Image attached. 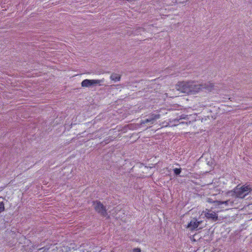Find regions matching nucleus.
<instances>
[{
  "label": "nucleus",
  "instance_id": "nucleus-1",
  "mask_svg": "<svg viewBox=\"0 0 252 252\" xmlns=\"http://www.w3.org/2000/svg\"><path fill=\"white\" fill-rule=\"evenodd\" d=\"M214 87L213 84L209 82L199 84L196 81H189L179 82L176 86V89L183 93L194 94L204 90L211 92Z\"/></svg>",
  "mask_w": 252,
  "mask_h": 252
},
{
  "label": "nucleus",
  "instance_id": "nucleus-2",
  "mask_svg": "<svg viewBox=\"0 0 252 252\" xmlns=\"http://www.w3.org/2000/svg\"><path fill=\"white\" fill-rule=\"evenodd\" d=\"M252 191V187L249 185H243L240 186L237 185L236 186V192L237 193V198H244L250 192Z\"/></svg>",
  "mask_w": 252,
  "mask_h": 252
},
{
  "label": "nucleus",
  "instance_id": "nucleus-3",
  "mask_svg": "<svg viewBox=\"0 0 252 252\" xmlns=\"http://www.w3.org/2000/svg\"><path fill=\"white\" fill-rule=\"evenodd\" d=\"M93 206L97 213L103 217H106L108 215L107 209L105 206L99 201L93 202Z\"/></svg>",
  "mask_w": 252,
  "mask_h": 252
},
{
  "label": "nucleus",
  "instance_id": "nucleus-4",
  "mask_svg": "<svg viewBox=\"0 0 252 252\" xmlns=\"http://www.w3.org/2000/svg\"><path fill=\"white\" fill-rule=\"evenodd\" d=\"M104 82V79H85L81 82L82 87H93L96 85H101V83Z\"/></svg>",
  "mask_w": 252,
  "mask_h": 252
},
{
  "label": "nucleus",
  "instance_id": "nucleus-5",
  "mask_svg": "<svg viewBox=\"0 0 252 252\" xmlns=\"http://www.w3.org/2000/svg\"><path fill=\"white\" fill-rule=\"evenodd\" d=\"M204 212L205 213V216L207 219L213 221H216L218 220V214L215 212L211 210L206 209Z\"/></svg>",
  "mask_w": 252,
  "mask_h": 252
},
{
  "label": "nucleus",
  "instance_id": "nucleus-6",
  "mask_svg": "<svg viewBox=\"0 0 252 252\" xmlns=\"http://www.w3.org/2000/svg\"><path fill=\"white\" fill-rule=\"evenodd\" d=\"M201 222V221H197L195 218H193L188 224V227L191 228V229H195L199 226Z\"/></svg>",
  "mask_w": 252,
  "mask_h": 252
},
{
  "label": "nucleus",
  "instance_id": "nucleus-7",
  "mask_svg": "<svg viewBox=\"0 0 252 252\" xmlns=\"http://www.w3.org/2000/svg\"><path fill=\"white\" fill-rule=\"evenodd\" d=\"M121 76L120 75L115 73H112L110 76V79L115 82L120 81L121 79Z\"/></svg>",
  "mask_w": 252,
  "mask_h": 252
},
{
  "label": "nucleus",
  "instance_id": "nucleus-8",
  "mask_svg": "<svg viewBox=\"0 0 252 252\" xmlns=\"http://www.w3.org/2000/svg\"><path fill=\"white\" fill-rule=\"evenodd\" d=\"M228 195H230L233 197L237 198V193L236 192V187L231 190H229L227 192Z\"/></svg>",
  "mask_w": 252,
  "mask_h": 252
},
{
  "label": "nucleus",
  "instance_id": "nucleus-9",
  "mask_svg": "<svg viewBox=\"0 0 252 252\" xmlns=\"http://www.w3.org/2000/svg\"><path fill=\"white\" fill-rule=\"evenodd\" d=\"M160 115L158 114H153L151 115L149 118L152 120V122L154 123V121L157 119L160 118Z\"/></svg>",
  "mask_w": 252,
  "mask_h": 252
},
{
  "label": "nucleus",
  "instance_id": "nucleus-10",
  "mask_svg": "<svg viewBox=\"0 0 252 252\" xmlns=\"http://www.w3.org/2000/svg\"><path fill=\"white\" fill-rule=\"evenodd\" d=\"M233 203V202L232 201H230V200H227L225 201H217V205H220L222 204H225V205H228L229 204H232Z\"/></svg>",
  "mask_w": 252,
  "mask_h": 252
},
{
  "label": "nucleus",
  "instance_id": "nucleus-11",
  "mask_svg": "<svg viewBox=\"0 0 252 252\" xmlns=\"http://www.w3.org/2000/svg\"><path fill=\"white\" fill-rule=\"evenodd\" d=\"M150 123L151 124H154L152 120L149 118H148V119H146V120H143L140 123V125L141 126H142L143 125H144L145 124H147V123Z\"/></svg>",
  "mask_w": 252,
  "mask_h": 252
},
{
  "label": "nucleus",
  "instance_id": "nucleus-12",
  "mask_svg": "<svg viewBox=\"0 0 252 252\" xmlns=\"http://www.w3.org/2000/svg\"><path fill=\"white\" fill-rule=\"evenodd\" d=\"M49 247L48 246L44 247L41 248H40L38 250L37 252H47L49 249Z\"/></svg>",
  "mask_w": 252,
  "mask_h": 252
},
{
  "label": "nucleus",
  "instance_id": "nucleus-13",
  "mask_svg": "<svg viewBox=\"0 0 252 252\" xmlns=\"http://www.w3.org/2000/svg\"><path fill=\"white\" fill-rule=\"evenodd\" d=\"M174 173L175 175H179L181 172V168H175L173 169Z\"/></svg>",
  "mask_w": 252,
  "mask_h": 252
},
{
  "label": "nucleus",
  "instance_id": "nucleus-14",
  "mask_svg": "<svg viewBox=\"0 0 252 252\" xmlns=\"http://www.w3.org/2000/svg\"><path fill=\"white\" fill-rule=\"evenodd\" d=\"M217 201H218L214 200L213 199H212L211 198H207L206 199V202H207L208 203H216V205H217Z\"/></svg>",
  "mask_w": 252,
  "mask_h": 252
},
{
  "label": "nucleus",
  "instance_id": "nucleus-15",
  "mask_svg": "<svg viewBox=\"0 0 252 252\" xmlns=\"http://www.w3.org/2000/svg\"><path fill=\"white\" fill-rule=\"evenodd\" d=\"M5 210L4 204L3 202H0V213L3 212Z\"/></svg>",
  "mask_w": 252,
  "mask_h": 252
},
{
  "label": "nucleus",
  "instance_id": "nucleus-16",
  "mask_svg": "<svg viewBox=\"0 0 252 252\" xmlns=\"http://www.w3.org/2000/svg\"><path fill=\"white\" fill-rule=\"evenodd\" d=\"M188 116L185 115H182L180 116V118L179 119H175L174 121L178 122L179 120L182 119H186L187 118Z\"/></svg>",
  "mask_w": 252,
  "mask_h": 252
},
{
  "label": "nucleus",
  "instance_id": "nucleus-17",
  "mask_svg": "<svg viewBox=\"0 0 252 252\" xmlns=\"http://www.w3.org/2000/svg\"><path fill=\"white\" fill-rule=\"evenodd\" d=\"M133 252H141V250L139 248H135L133 250Z\"/></svg>",
  "mask_w": 252,
  "mask_h": 252
},
{
  "label": "nucleus",
  "instance_id": "nucleus-18",
  "mask_svg": "<svg viewBox=\"0 0 252 252\" xmlns=\"http://www.w3.org/2000/svg\"><path fill=\"white\" fill-rule=\"evenodd\" d=\"M0 198H2V197H0Z\"/></svg>",
  "mask_w": 252,
  "mask_h": 252
}]
</instances>
